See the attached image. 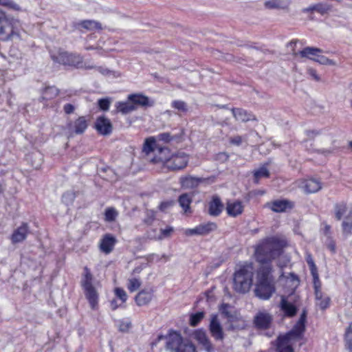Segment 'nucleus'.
<instances>
[{"label":"nucleus","mask_w":352,"mask_h":352,"mask_svg":"<svg viewBox=\"0 0 352 352\" xmlns=\"http://www.w3.org/2000/svg\"><path fill=\"white\" fill-rule=\"evenodd\" d=\"M253 268L243 266L234 275V289L239 293L248 292L252 284Z\"/></svg>","instance_id":"nucleus-7"},{"label":"nucleus","mask_w":352,"mask_h":352,"mask_svg":"<svg viewBox=\"0 0 352 352\" xmlns=\"http://www.w3.org/2000/svg\"><path fill=\"white\" fill-rule=\"evenodd\" d=\"M28 233V225L26 223H22L17 229H16L11 236L12 243H17L23 241Z\"/></svg>","instance_id":"nucleus-22"},{"label":"nucleus","mask_w":352,"mask_h":352,"mask_svg":"<svg viewBox=\"0 0 352 352\" xmlns=\"http://www.w3.org/2000/svg\"><path fill=\"white\" fill-rule=\"evenodd\" d=\"M285 242L277 237H270L261 243L256 249V257L263 265L278 256L281 252Z\"/></svg>","instance_id":"nucleus-2"},{"label":"nucleus","mask_w":352,"mask_h":352,"mask_svg":"<svg viewBox=\"0 0 352 352\" xmlns=\"http://www.w3.org/2000/svg\"><path fill=\"white\" fill-rule=\"evenodd\" d=\"M104 172L107 174V176L104 177L105 179L110 182H114L117 180V176L113 169L107 168L104 169Z\"/></svg>","instance_id":"nucleus-53"},{"label":"nucleus","mask_w":352,"mask_h":352,"mask_svg":"<svg viewBox=\"0 0 352 352\" xmlns=\"http://www.w3.org/2000/svg\"><path fill=\"white\" fill-rule=\"evenodd\" d=\"M162 235L158 237L159 239H162L164 238L169 237L170 234L173 232V228L172 227H167L165 229L160 230Z\"/></svg>","instance_id":"nucleus-55"},{"label":"nucleus","mask_w":352,"mask_h":352,"mask_svg":"<svg viewBox=\"0 0 352 352\" xmlns=\"http://www.w3.org/2000/svg\"><path fill=\"white\" fill-rule=\"evenodd\" d=\"M22 28L19 20L10 18L0 12V41L21 40Z\"/></svg>","instance_id":"nucleus-4"},{"label":"nucleus","mask_w":352,"mask_h":352,"mask_svg":"<svg viewBox=\"0 0 352 352\" xmlns=\"http://www.w3.org/2000/svg\"><path fill=\"white\" fill-rule=\"evenodd\" d=\"M314 9L316 12L323 15L331 10V6L327 3H318L314 5Z\"/></svg>","instance_id":"nucleus-40"},{"label":"nucleus","mask_w":352,"mask_h":352,"mask_svg":"<svg viewBox=\"0 0 352 352\" xmlns=\"http://www.w3.org/2000/svg\"><path fill=\"white\" fill-rule=\"evenodd\" d=\"M58 94L59 91L56 87H47L43 90L41 98L43 100H52L56 98Z\"/></svg>","instance_id":"nucleus-33"},{"label":"nucleus","mask_w":352,"mask_h":352,"mask_svg":"<svg viewBox=\"0 0 352 352\" xmlns=\"http://www.w3.org/2000/svg\"><path fill=\"white\" fill-rule=\"evenodd\" d=\"M115 294L118 298H119L122 303L124 302L127 299V294L126 292L122 288H116Z\"/></svg>","instance_id":"nucleus-52"},{"label":"nucleus","mask_w":352,"mask_h":352,"mask_svg":"<svg viewBox=\"0 0 352 352\" xmlns=\"http://www.w3.org/2000/svg\"><path fill=\"white\" fill-rule=\"evenodd\" d=\"M98 71L104 76H110L112 74V72L108 69H104L101 67L97 68Z\"/></svg>","instance_id":"nucleus-61"},{"label":"nucleus","mask_w":352,"mask_h":352,"mask_svg":"<svg viewBox=\"0 0 352 352\" xmlns=\"http://www.w3.org/2000/svg\"><path fill=\"white\" fill-rule=\"evenodd\" d=\"M223 204L218 196H214L209 203L208 213L211 216H218L222 212Z\"/></svg>","instance_id":"nucleus-24"},{"label":"nucleus","mask_w":352,"mask_h":352,"mask_svg":"<svg viewBox=\"0 0 352 352\" xmlns=\"http://www.w3.org/2000/svg\"><path fill=\"white\" fill-rule=\"evenodd\" d=\"M306 261L309 266L311 274L313 276L314 293H316L317 299H320L322 297L321 282L319 278L316 265H315L311 254L307 255Z\"/></svg>","instance_id":"nucleus-11"},{"label":"nucleus","mask_w":352,"mask_h":352,"mask_svg":"<svg viewBox=\"0 0 352 352\" xmlns=\"http://www.w3.org/2000/svg\"><path fill=\"white\" fill-rule=\"evenodd\" d=\"M232 114L237 121L248 122L255 120L254 116L242 109H232Z\"/></svg>","instance_id":"nucleus-30"},{"label":"nucleus","mask_w":352,"mask_h":352,"mask_svg":"<svg viewBox=\"0 0 352 352\" xmlns=\"http://www.w3.org/2000/svg\"><path fill=\"white\" fill-rule=\"evenodd\" d=\"M0 5L8 7L14 10H20L19 6L14 3L12 0H0Z\"/></svg>","instance_id":"nucleus-48"},{"label":"nucleus","mask_w":352,"mask_h":352,"mask_svg":"<svg viewBox=\"0 0 352 352\" xmlns=\"http://www.w3.org/2000/svg\"><path fill=\"white\" fill-rule=\"evenodd\" d=\"M219 311L228 318V322L230 323V329L243 327L244 321L241 320V318L236 312L232 311V307L229 304H221L219 307Z\"/></svg>","instance_id":"nucleus-9"},{"label":"nucleus","mask_w":352,"mask_h":352,"mask_svg":"<svg viewBox=\"0 0 352 352\" xmlns=\"http://www.w3.org/2000/svg\"><path fill=\"white\" fill-rule=\"evenodd\" d=\"M315 298L316 300V306H318L320 309L324 310L329 307L330 303V298L329 296L323 297V294H322V297L320 299H317L316 295Z\"/></svg>","instance_id":"nucleus-45"},{"label":"nucleus","mask_w":352,"mask_h":352,"mask_svg":"<svg viewBox=\"0 0 352 352\" xmlns=\"http://www.w3.org/2000/svg\"><path fill=\"white\" fill-rule=\"evenodd\" d=\"M154 219V215L153 214L151 218H148L147 219H145L144 221L148 225H151Z\"/></svg>","instance_id":"nucleus-64"},{"label":"nucleus","mask_w":352,"mask_h":352,"mask_svg":"<svg viewBox=\"0 0 352 352\" xmlns=\"http://www.w3.org/2000/svg\"><path fill=\"white\" fill-rule=\"evenodd\" d=\"M116 243V239L110 234H105L101 239L100 249L105 254H109L113 249Z\"/></svg>","instance_id":"nucleus-20"},{"label":"nucleus","mask_w":352,"mask_h":352,"mask_svg":"<svg viewBox=\"0 0 352 352\" xmlns=\"http://www.w3.org/2000/svg\"><path fill=\"white\" fill-rule=\"evenodd\" d=\"M280 305L281 310L286 316L293 317L296 315L297 311L296 306L289 302L285 297H282Z\"/></svg>","instance_id":"nucleus-29"},{"label":"nucleus","mask_w":352,"mask_h":352,"mask_svg":"<svg viewBox=\"0 0 352 352\" xmlns=\"http://www.w3.org/2000/svg\"><path fill=\"white\" fill-rule=\"evenodd\" d=\"M153 298L152 290H142L135 296V302L138 306H143L148 304Z\"/></svg>","instance_id":"nucleus-26"},{"label":"nucleus","mask_w":352,"mask_h":352,"mask_svg":"<svg viewBox=\"0 0 352 352\" xmlns=\"http://www.w3.org/2000/svg\"><path fill=\"white\" fill-rule=\"evenodd\" d=\"M336 217L338 220L349 219L352 217V210L346 205H338L336 208Z\"/></svg>","instance_id":"nucleus-31"},{"label":"nucleus","mask_w":352,"mask_h":352,"mask_svg":"<svg viewBox=\"0 0 352 352\" xmlns=\"http://www.w3.org/2000/svg\"><path fill=\"white\" fill-rule=\"evenodd\" d=\"M265 5L267 8L270 9L283 8V2L281 0H270L266 1Z\"/></svg>","instance_id":"nucleus-49"},{"label":"nucleus","mask_w":352,"mask_h":352,"mask_svg":"<svg viewBox=\"0 0 352 352\" xmlns=\"http://www.w3.org/2000/svg\"><path fill=\"white\" fill-rule=\"evenodd\" d=\"M267 205L275 212H283L293 207L292 203L287 200H275L268 203Z\"/></svg>","instance_id":"nucleus-21"},{"label":"nucleus","mask_w":352,"mask_h":352,"mask_svg":"<svg viewBox=\"0 0 352 352\" xmlns=\"http://www.w3.org/2000/svg\"><path fill=\"white\" fill-rule=\"evenodd\" d=\"M95 129L100 135H108L112 132L113 126L109 119L100 116L96 121Z\"/></svg>","instance_id":"nucleus-16"},{"label":"nucleus","mask_w":352,"mask_h":352,"mask_svg":"<svg viewBox=\"0 0 352 352\" xmlns=\"http://www.w3.org/2000/svg\"><path fill=\"white\" fill-rule=\"evenodd\" d=\"M272 272L269 264L263 265L257 272L254 293L260 299L268 300L276 292V281Z\"/></svg>","instance_id":"nucleus-1"},{"label":"nucleus","mask_w":352,"mask_h":352,"mask_svg":"<svg viewBox=\"0 0 352 352\" xmlns=\"http://www.w3.org/2000/svg\"><path fill=\"white\" fill-rule=\"evenodd\" d=\"M75 198V193L72 191H68L65 192L62 197V201L67 206L72 204Z\"/></svg>","instance_id":"nucleus-47"},{"label":"nucleus","mask_w":352,"mask_h":352,"mask_svg":"<svg viewBox=\"0 0 352 352\" xmlns=\"http://www.w3.org/2000/svg\"><path fill=\"white\" fill-rule=\"evenodd\" d=\"M205 313L204 311H199L195 314H191L190 316V324L192 327H196L204 318Z\"/></svg>","instance_id":"nucleus-42"},{"label":"nucleus","mask_w":352,"mask_h":352,"mask_svg":"<svg viewBox=\"0 0 352 352\" xmlns=\"http://www.w3.org/2000/svg\"><path fill=\"white\" fill-rule=\"evenodd\" d=\"M51 58L54 63L65 66L74 67L76 68H84L90 69L94 68V65L83 63V57L78 54L69 53L68 52L58 50L51 53Z\"/></svg>","instance_id":"nucleus-5"},{"label":"nucleus","mask_w":352,"mask_h":352,"mask_svg":"<svg viewBox=\"0 0 352 352\" xmlns=\"http://www.w3.org/2000/svg\"><path fill=\"white\" fill-rule=\"evenodd\" d=\"M269 176L270 173L267 168L265 166H262L256 170L254 173V182L258 184L260 179L263 177H268Z\"/></svg>","instance_id":"nucleus-38"},{"label":"nucleus","mask_w":352,"mask_h":352,"mask_svg":"<svg viewBox=\"0 0 352 352\" xmlns=\"http://www.w3.org/2000/svg\"><path fill=\"white\" fill-rule=\"evenodd\" d=\"M78 26L82 27L87 30H100L101 25L95 21L85 20L80 22Z\"/></svg>","instance_id":"nucleus-37"},{"label":"nucleus","mask_w":352,"mask_h":352,"mask_svg":"<svg viewBox=\"0 0 352 352\" xmlns=\"http://www.w3.org/2000/svg\"><path fill=\"white\" fill-rule=\"evenodd\" d=\"M157 139L164 142H170L175 139V137L171 136L169 133H163L157 135Z\"/></svg>","instance_id":"nucleus-54"},{"label":"nucleus","mask_w":352,"mask_h":352,"mask_svg":"<svg viewBox=\"0 0 352 352\" xmlns=\"http://www.w3.org/2000/svg\"><path fill=\"white\" fill-rule=\"evenodd\" d=\"M302 188L307 193H314L322 188V185L318 180L309 179L303 182Z\"/></svg>","instance_id":"nucleus-27"},{"label":"nucleus","mask_w":352,"mask_h":352,"mask_svg":"<svg viewBox=\"0 0 352 352\" xmlns=\"http://www.w3.org/2000/svg\"><path fill=\"white\" fill-rule=\"evenodd\" d=\"M276 350L277 352H294L291 343L289 342L288 336H282L278 338Z\"/></svg>","instance_id":"nucleus-28"},{"label":"nucleus","mask_w":352,"mask_h":352,"mask_svg":"<svg viewBox=\"0 0 352 352\" xmlns=\"http://www.w3.org/2000/svg\"><path fill=\"white\" fill-rule=\"evenodd\" d=\"M178 201L184 212H187L190 210V205L192 202V198L190 195L187 193L182 194L179 196Z\"/></svg>","instance_id":"nucleus-34"},{"label":"nucleus","mask_w":352,"mask_h":352,"mask_svg":"<svg viewBox=\"0 0 352 352\" xmlns=\"http://www.w3.org/2000/svg\"><path fill=\"white\" fill-rule=\"evenodd\" d=\"M177 352H197L195 346L190 342H184V344L182 346V348Z\"/></svg>","instance_id":"nucleus-50"},{"label":"nucleus","mask_w":352,"mask_h":352,"mask_svg":"<svg viewBox=\"0 0 352 352\" xmlns=\"http://www.w3.org/2000/svg\"><path fill=\"white\" fill-rule=\"evenodd\" d=\"M118 215V212L114 208H107L104 212V220L107 222L114 221Z\"/></svg>","instance_id":"nucleus-41"},{"label":"nucleus","mask_w":352,"mask_h":352,"mask_svg":"<svg viewBox=\"0 0 352 352\" xmlns=\"http://www.w3.org/2000/svg\"><path fill=\"white\" fill-rule=\"evenodd\" d=\"M342 232L345 236H349L352 233V217L349 219H344L342 223Z\"/></svg>","instance_id":"nucleus-44"},{"label":"nucleus","mask_w":352,"mask_h":352,"mask_svg":"<svg viewBox=\"0 0 352 352\" xmlns=\"http://www.w3.org/2000/svg\"><path fill=\"white\" fill-rule=\"evenodd\" d=\"M194 338L207 351L210 352L213 349L205 331L202 329L196 330L194 333Z\"/></svg>","instance_id":"nucleus-23"},{"label":"nucleus","mask_w":352,"mask_h":352,"mask_svg":"<svg viewBox=\"0 0 352 352\" xmlns=\"http://www.w3.org/2000/svg\"><path fill=\"white\" fill-rule=\"evenodd\" d=\"M307 73L311 77V78L317 82L321 81V78L320 76L317 74V72L316 69L309 67L307 69Z\"/></svg>","instance_id":"nucleus-57"},{"label":"nucleus","mask_w":352,"mask_h":352,"mask_svg":"<svg viewBox=\"0 0 352 352\" xmlns=\"http://www.w3.org/2000/svg\"><path fill=\"white\" fill-rule=\"evenodd\" d=\"M316 134H317V133H316L315 131H307L306 132L307 136L310 138H313L314 137V135H316Z\"/></svg>","instance_id":"nucleus-63"},{"label":"nucleus","mask_w":352,"mask_h":352,"mask_svg":"<svg viewBox=\"0 0 352 352\" xmlns=\"http://www.w3.org/2000/svg\"><path fill=\"white\" fill-rule=\"evenodd\" d=\"M189 162V155L184 152L170 153L165 167L169 171H179L184 169Z\"/></svg>","instance_id":"nucleus-8"},{"label":"nucleus","mask_w":352,"mask_h":352,"mask_svg":"<svg viewBox=\"0 0 352 352\" xmlns=\"http://www.w3.org/2000/svg\"><path fill=\"white\" fill-rule=\"evenodd\" d=\"M311 60L317 62L321 65H336V63L333 60H331L328 58L327 57L319 54V53L317 54L316 57L310 58Z\"/></svg>","instance_id":"nucleus-39"},{"label":"nucleus","mask_w":352,"mask_h":352,"mask_svg":"<svg viewBox=\"0 0 352 352\" xmlns=\"http://www.w3.org/2000/svg\"><path fill=\"white\" fill-rule=\"evenodd\" d=\"M116 107L117 111L122 114H127L135 111V108L134 107L133 102L128 98L126 102H118L116 103Z\"/></svg>","instance_id":"nucleus-32"},{"label":"nucleus","mask_w":352,"mask_h":352,"mask_svg":"<svg viewBox=\"0 0 352 352\" xmlns=\"http://www.w3.org/2000/svg\"><path fill=\"white\" fill-rule=\"evenodd\" d=\"M128 99L133 102L135 110L139 107H146L153 105V102H151L147 96L142 94H130L128 96Z\"/></svg>","instance_id":"nucleus-19"},{"label":"nucleus","mask_w":352,"mask_h":352,"mask_svg":"<svg viewBox=\"0 0 352 352\" xmlns=\"http://www.w3.org/2000/svg\"><path fill=\"white\" fill-rule=\"evenodd\" d=\"M230 142L233 144L240 145L242 142V138L239 135L234 136L230 138Z\"/></svg>","instance_id":"nucleus-59"},{"label":"nucleus","mask_w":352,"mask_h":352,"mask_svg":"<svg viewBox=\"0 0 352 352\" xmlns=\"http://www.w3.org/2000/svg\"><path fill=\"white\" fill-rule=\"evenodd\" d=\"M63 110L66 114H71L74 113L75 107L72 104H66L63 107Z\"/></svg>","instance_id":"nucleus-58"},{"label":"nucleus","mask_w":352,"mask_h":352,"mask_svg":"<svg viewBox=\"0 0 352 352\" xmlns=\"http://www.w3.org/2000/svg\"><path fill=\"white\" fill-rule=\"evenodd\" d=\"M217 228L215 223L208 222L206 223L200 224L194 228L186 229L184 234L186 236L201 235L204 236L214 231Z\"/></svg>","instance_id":"nucleus-12"},{"label":"nucleus","mask_w":352,"mask_h":352,"mask_svg":"<svg viewBox=\"0 0 352 352\" xmlns=\"http://www.w3.org/2000/svg\"><path fill=\"white\" fill-rule=\"evenodd\" d=\"M88 127V121L85 116H80L74 122H69L66 126L69 136L82 134Z\"/></svg>","instance_id":"nucleus-10"},{"label":"nucleus","mask_w":352,"mask_h":352,"mask_svg":"<svg viewBox=\"0 0 352 352\" xmlns=\"http://www.w3.org/2000/svg\"><path fill=\"white\" fill-rule=\"evenodd\" d=\"M322 52V50L317 47H307L301 50L299 54L302 57L313 58L316 57L318 53Z\"/></svg>","instance_id":"nucleus-35"},{"label":"nucleus","mask_w":352,"mask_h":352,"mask_svg":"<svg viewBox=\"0 0 352 352\" xmlns=\"http://www.w3.org/2000/svg\"><path fill=\"white\" fill-rule=\"evenodd\" d=\"M173 201H166V202H162L160 206H159V208L160 210H165L166 208L170 207L171 206H173Z\"/></svg>","instance_id":"nucleus-60"},{"label":"nucleus","mask_w":352,"mask_h":352,"mask_svg":"<svg viewBox=\"0 0 352 352\" xmlns=\"http://www.w3.org/2000/svg\"><path fill=\"white\" fill-rule=\"evenodd\" d=\"M141 286V281L135 278H130L129 280L128 289L131 292H134L138 290Z\"/></svg>","instance_id":"nucleus-46"},{"label":"nucleus","mask_w":352,"mask_h":352,"mask_svg":"<svg viewBox=\"0 0 352 352\" xmlns=\"http://www.w3.org/2000/svg\"><path fill=\"white\" fill-rule=\"evenodd\" d=\"M100 109L102 111H107L109 109L111 100L109 98H102L98 102Z\"/></svg>","instance_id":"nucleus-51"},{"label":"nucleus","mask_w":352,"mask_h":352,"mask_svg":"<svg viewBox=\"0 0 352 352\" xmlns=\"http://www.w3.org/2000/svg\"><path fill=\"white\" fill-rule=\"evenodd\" d=\"M142 151L151 162L160 164L164 168L171 153L167 147L158 145L153 137L145 140Z\"/></svg>","instance_id":"nucleus-3"},{"label":"nucleus","mask_w":352,"mask_h":352,"mask_svg":"<svg viewBox=\"0 0 352 352\" xmlns=\"http://www.w3.org/2000/svg\"><path fill=\"white\" fill-rule=\"evenodd\" d=\"M94 276L87 267H84V272L81 280V286L84 290L85 296L92 309H97L99 294L93 285Z\"/></svg>","instance_id":"nucleus-6"},{"label":"nucleus","mask_w":352,"mask_h":352,"mask_svg":"<svg viewBox=\"0 0 352 352\" xmlns=\"http://www.w3.org/2000/svg\"><path fill=\"white\" fill-rule=\"evenodd\" d=\"M306 316L307 313L305 311H303L302 313L300 315V317L298 322H296V325L294 326L292 331L287 334L286 336H289V342H290V337L292 334H294L296 336H300L302 332H304L305 329V321H306Z\"/></svg>","instance_id":"nucleus-25"},{"label":"nucleus","mask_w":352,"mask_h":352,"mask_svg":"<svg viewBox=\"0 0 352 352\" xmlns=\"http://www.w3.org/2000/svg\"><path fill=\"white\" fill-rule=\"evenodd\" d=\"M272 320V316L266 312H259L254 317L255 325L262 329H268Z\"/></svg>","instance_id":"nucleus-18"},{"label":"nucleus","mask_w":352,"mask_h":352,"mask_svg":"<svg viewBox=\"0 0 352 352\" xmlns=\"http://www.w3.org/2000/svg\"><path fill=\"white\" fill-rule=\"evenodd\" d=\"M214 180V177L204 178L193 177L191 175H186L180 177L179 182L182 188L186 189H192L197 188L201 183H206L208 181L213 182Z\"/></svg>","instance_id":"nucleus-14"},{"label":"nucleus","mask_w":352,"mask_h":352,"mask_svg":"<svg viewBox=\"0 0 352 352\" xmlns=\"http://www.w3.org/2000/svg\"><path fill=\"white\" fill-rule=\"evenodd\" d=\"M209 331L211 336L216 340L222 341L224 339V331L221 324V322L219 320L218 316L217 314H212L210 316Z\"/></svg>","instance_id":"nucleus-13"},{"label":"nucleus","mask_w":352,"mask_h":352,"mask_svg":"<svg viewBox=\"0 0 352 352\" xmlns=\"http://www.w3.org/2000/svg\"><path fill=\"white\" fill-rule=\"evenodd\" d=\"M327 247L332 252L334 253L336 252V244L334 241H330V243L327 245Z\"/></svg>","instance_id":"nucleus-62"},{"label":"nucleus","mask_w":352,"mask_h":352,"mask_svg":"<svg viewBox=\"0 0 352 352\" xmlns=\"http://www.w3.org/2000/svg\"><path fill=\"white\" fill-rule=\"evenodd\" d=\"M244 206L239 200L228 201L226 204V212L230 217H236L243 212Z\"/></svg>","instance_id":"nucleus-17"},{"label":"nucleus","mask_w":352,"mask_h":352,"mask_svg":"<svg viewBox=\"0 0 352 352\" xmlns=\"http://www.w3.org/2000/svg\"><path fill=\"white\" fill-rule=\"evenodd\" d=\"M344 341L346 349L352 352V322L346 328L344 333Z\"/></svg>","instance_id":"nucleus-36"},{"label":"nucleus","mask_w":352,"mask_h":352,"mask_svg":"<svg viewBox=\"0 0 352 352\" xmlns=\"http://www.w3.org/2000/svg\"><path fill=\"white\" fill-rule=\"evenodd\" d=\"M183 344H184V343L183 342L182 337L180 333L176 331H170L166 336L167 349L177 352L182 348Z\"/></svg>","instance_id":"nucleus-15"},{"label":"nucleus","mask_w":352,"mask_h":352,"mask_svg":"<svg viewBox=\"0 0 352 352\" xmlns=\"http://www.w3.org/2000/svg\"><path fill=\"white\" fill-rule=\"evenodd\" d=\"M131 327V322L130 321H121L119 324V330L122 332H126Z\"/></svg>","instance_id":"nucleus-56"},{"label":"nucleus","mask_w":352,"mask_h":352,"mask_svg":"<svg viewBox=\"0 0 352 352\" xmlns=\"http://www.w3.org/2000/svg\"><path fill=\"white\" fill-rule=\"evenodd\" d=\"M171 105L173 108L177 109L179 113H186L188 110L187 104L182 100H174Z\"/></svg>","instance_id":"nucleus-43"}]
</instances>
